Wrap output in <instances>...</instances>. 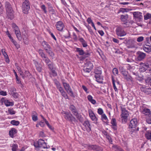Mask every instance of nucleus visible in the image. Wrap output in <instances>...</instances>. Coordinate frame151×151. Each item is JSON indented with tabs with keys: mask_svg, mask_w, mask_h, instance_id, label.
Listing matches in <instances>:
<instances>
[{
	"mask_svg": "<svg viewBox=\"0 0 151 151\" xmlns=\"http://www.w3.org/2000/svg\"><path fill=\"white\" fill-rule=\"evenodd\" d=\"M124 78L128 81H132V78L130 76L128 75H126L124 77Z\"/></svg>",
	"mask_w": 151,
	"mask_h": 151,
	"instance_id": "obj_39",
	"label": "nucleus"
},
{
	"mask_svg": "<svg viewBox=\"0 0 151 151\" xmlns=\"http://www.w3.org/2000/svg\"><path fill=\"white\" fill-rule=\"evenodd\" d=\"M144 50L145 52L149 53L151 51V46H147L143 47Z\"/></svg>",
	"mask_w": 151,
	"mask_h": 151,
	"instance_id": "obj_31",
	"label": "nucleus"
},
{
	"mask_svg": "<svg viewBox=\"0 0 151 151\" xmlns=\"http://www.w3.org/2000/svg\"><path fill=\"white\" fill-rule=\"evenodd\" d=\"M76 51L78 52L79 55H83L85 56V57H83V59H84L86 57H87L89 55V54L88 53H85L84 51L81 48H76Z\"/></svg>",
	"mask_w": 151,
	"mask_h": 151,
	"instance_id": "obj_15",
	"label": "nucleus"
},
{
	"mask_svg": "<svg viewBox=\"0 0 151 151\" xmlns=\"http://www.w3.org/2000/svg\"><path fill=\"white\" fill-rule=\"evenodd\" d=\"M1 52L2 53V54L4 56V57L6 58H7L6 59H8V56L7 53L5 52V50L4 49H2L1 50Z\"/></svg>",
	"mask_w": 151,
	"mask_h": 151,
	"instance_id": "obj_38",
	"label": "nucleus"
},
{
	"mask_svg": "<svg viewBox=\"0 0 151 151\" xmlns=\"http://www.w3.org/2000/svg\"><path fill=\"white\" fill-rule=\"evenodd\" d=\"M5 8L6 11H8L12 10L11 5L8 2H6L5 3Z\"/></svg>",
	"mask_w": 151,
	"mask_h": 151,
	"instance_id": "obj_27",
	"label": "nucleus"
},
{
	"mask_svg": "<svg viewBox=\"0 0 151 151\" xmlns=\"http://www.w3.org/2000/svg\"><path fill=\"white\" fill-rule=\"evenodd\" d=\"M146 121L148 124H151V117H150L147 119Z\"/></svg>",
	"mask_w": 151,
	"mask_h": 151,
	"instance_id": "obj_62",
	"label": "nucleus"
},
{
	"mask_svg": "<svg viewBox=\"0 0 151 151\" xmlns=\"http://www.w3.org/2000/svg\"><path fill=\"white\" fill-rule=\"evenodd\" d=\"M146 56V54L144 53L139 52L138 53V59L139 60H141L143 59Z\"/></svg>",
	"mask_w": 151,
	"mask_h": 151,
	"instance_id": "obj_24",
	"label": "nucleus"
},
{
	"mask_svg": "<svg viewBox=\"0 0 151 151\" xmlns=\"http://www.w3.org/2000/svg\"><path fill=\"white\" fill-rule=\"evenodd\" d=\"M140 65H141L140 71L145 72L146 69L149 67V65L148 63H140Z\"/></svg>",
	"mask_w": 151,
	"mask_h": 151,
	"instance_id": "obj_19",
	"label": "nucleus"
},
{
	"mask_svg": "<svg viewBox=\"0 0 151 151\" xmlns=\"http://www.w3.org/2000/svg\"><path fill=\"white\" fill-rule=\"evenodd\" d=\"M17 131L14 128H12L11 129L9 132V134L10 137L12 138H13L14 135L16 134Z\"/></svg>",
	"mask_w": 151,
	"mask_h": 151,
	"instance_id": "obj_21",
	"label": "nucleus"
},
{
	"mask_svg": "<svg viewBox=\"0 0 151 151\" xmlns=\"http://www.w3.org/2000/svg\"><path fill=\"white\" fill-rule=\"evenodd\" d=\"M56 27L58 31H62L65 27L63 23L61 21H58L56 24Z\"/></svg>",
	"mask_w": 151,
	"mask_h": 151,
	"instance_id": "obj_14",
	"label": "nucleus"
},
{
	"mask_svg": "<svg viewBox=\"0 0 151 151\" xmlns=\"http://www.w3.org/2000/svg\"><path fill=\"white\" fill-rule=\"evenodd\" d=\"M101 119L104 122L107 123L108 122L109 120L108 118L104 114L101 115Z\"/></svg>",
	"mask_w": 151,
	"mask_h": 151,
	"instance_id": "obj_26",
	"label": "nucleus"
},
{
	"mask_svg": "<svg viewBox=\"0 0 151 151\" xmlns=\"http://www.w3.org/2000/svg\"><path fill=\"white\" fill-rule=\"evenodd\" d=\"M6 34L8 35V37H9L10 40H12V39H13L12 37L11 36L10 34V33L8 31L6 32Z\"/></svg>",
	"mask_w": 151,
	"mask_h": 151,
	"instance_id": "obj_55",
	"label": "nucleus"
},
{
	"mask_svg": "<svg viewBox=\"0 0 151 151\" xmlns=\"http://www.w3.org/2000/svg\"><path fill=\"white\" fill-rule=\"evenodd\" d=\"M40 8L43 11H44L45 13H47V11L46 9V7L45 5L43 4L42 5H41Z\"/></svg>",
	"mask_w": 151,
	"mask_h": 151,
	"instance_id": "obj_40",
	"label": "nucleus"
},
{
	"mask_svg": "<svg viewBox=\"0 0 151 151\" xmlns=\"http://www.w3.org/2000/svg\"><path fill=\"white\" fill-rule=\"evenodd\" d=\"M117 35L120 37L125 36L126 35V32L124 31L123 29L121 27H118L116 29Z\"/></svg>",
	"mask_w": 151,
	"mask_h": 151,
	"instance_id": "obj_8",
	"label": "nucleus"
},
{
	"mask_svg": "<svg viewBox=\"0 0 151 151\" xmlns=\"http://www.w3.org/2000/svg\"><path fill=\"white\" fill-rule=\"evenodd\" d=\"M94 73L96 81L100 83H102L103 78L101 75L102 71L101 69L100 68L96 69L94 71Z\"/></svg>",
	"mask_w": 151,
	"mask_h": 151,
	"instance_id": "obj_2",
	"label": "nucleus"
},
{
	"mask_svg": "<svg viewBox=\"0 0 151 151\" xmlns=\"http://www.w3.org/2000/svg\"><path fill=\"white\" fill-rule=\"evenodd\" d=\"M111 123L112 126H117V124L116 119L114 118H113L111 121Z\"/></svg>",
	"mask_w": 151,
	"mask_h": 151,
	"instance_id": "obj_36",
	"label": "nucleus"
},
{
	"mask_svg": "<svg viewBox=\"0 0 151 151\" xmlns=\"http://www.w3.org/2000/svg\"><path fill=\"white\" fill-rule=\"evenodd\" d=\"M88 112L91 119L95 122H97L98 120V118L93 113V111L91 109H89L88 110Z\"/></svg>",
	"mask_w": 151,
	"mask_h": 151,
	"instance_id": "obj_11",
	"label": "nucleus"
},
{
	"mask_svg": "<svg viewBox=\"0 0 151 151\" xmlns=\"http://www.w3.org/2000/svg\"><path fill=\"white\" fill-rule=\"evenodd\" d=\"M63 115L65 119L71 122H76V119L70 112H63Z\"/></svg>",
	"mask_w": 151,
	"mask_h": 151,
	"instance_id": "obj_5",
	"label": "nucleus"
},
{
	"mask_svg": "<svg viewBox=\"0 0 151 151\" xmlns=\"http://www.w3.org/2000/svg\"><path fill=\"white\" fill-rule=\"evenodd\" d=\"M6 13L7 17L10 19H12L14 17V14L13 10L9 11H6Z\"/></svg>",
	"mask_w": 151,
	"mask_h": 151,
	"instance_id": "obj_22",
	"label": "nucleus"
},
{
	"mask_svg": "<svg viewBox=\"0 0 151 151\" xmlns=\"http://www.w3.org/2000/svg\"><path fill=\"white\" fill-rule=\"evenodd\" d=\"M144 40V37L142 36L138 37L137 38V41L138 42H141Z\"/></svg>",
	"mask_w": 151,
	"mask_h": 151,
	"instance_id": "obj_53",
	"label": "nucleus"
},
{
	"mask_svg": "<svg viewBox=\"0 0 151 151\" xmlns=\"http://www.w3.org/2000/svg\"><path fill=\"white\" fill-rule=\"evenodd\" d=\"M87 99L89 102L93 104H95L96 103V101L94 99H93L92 96L91 95L88 96Z\"/></svg>",
	"mask_w": 151,
	"mask_h": 151,
	"instance_id": "obj_25",
	"label": "nucleus"
},
{
	"mask_svg": "<svg viewBox=\"0 0 151 151\" xmlns=\"http://www.w3.org/2000/svg\"><path fill=\"white\" fill-rule=\"evenodd\" d=\"M1 101L2 102H4L5 104L7 106H12L14 104L13 102L10 101L8 100H5L4 98L1 99Z\"/></svg>",
	"mask_w": 151,
	"mask_h": 151,
	"instance_id": "obj_18",
	"label": "nucleus"
},
{
	"mask_svg": "<svg viewBox=\"0 0 151 151\" xmlns=\"http://www.w3.org/2000/svg\"><path fill=\"white\" fill-rule=\"evenodd\" d=\"M106 138L107 139L109 142L111 144H112V140L111 138L109 135H106Z\"/></svg>",
	"mask_w": 151,
	"mask_h": 151,
	"instance_id": "obj_49",
	"label": "nucleus"
},
{
	"mask_svg": "<svg viewBox=\"0 0 151 151\" xmlns=\"http://www.w3.org/2000/svg\"><path fill=\"white\" fill-rule=\"evenodd\" d=\"M38 146H36L35 144H34V145L35 147H39L40 148L44 149L47 148V145L44 142V141L42 139H40L38 141Z\"/></svg>",
	"mask_w": 151,
	"mask_h": 151,
	"instance_id": "obj_9",
	"label": "nucleus"
},
{
	"mask_svg": "<svg viewBox=\"0 0 151 151\" xmlns=\"http://www.w3.org/2000/svg\"><path fill=\"white\" fill-rule=\"evenodd\" d=\"M11 41L12 42L16 47L18 48L19 47V45L17 43L15 40H14L13 39L11 40Z\"/></svg>",
	"mask_w": 151,
	"mask_h": 151,
	"instance_id": "obj_46",
	"label": "nucleus"
},
{
	"mask_svg": "<svg viewBox=\"0 0 151 151\" xmlns=\"http://www.w3.org/2000/svg\"><path fill=\"white\" fill-rule=\"evenodd\" d=\"M133 15L139 21L142 18V13L139 12H134L133 13Z\"/></svg>",
	"mask_w": 151,
	"mask_h": 151,
	"instance_id": "obj_16",
	"label": "nucleus"
},
{
	"mask_svg": "<svg viewBox=\"0 0 151 151\" xmlns=\"http://www.w3.org/2000/svg\"><path fill=\"white\" fill-rule=\"evenodd\" d=\"M97 112L98 114L101 115L104 114V111L103 109L101 108H99L98 109Z\"/></svg>",
	"mask_w": 151,
	"mask_h": 151,
	"instance_id": "obj_41",
	"label": "nucleus"
},
{
	"mask_svg": "<svg viewBox=\"0 0 151 151\" xmlns=\"http://www.w3.org/2000/svg\"><path fill=\"white\" fill-rule=\"evenodd\" d=\"M37 70L39 72H41L42 71V68L39 65L36 67Z\"/></svg>",
	"mask_w": 151,
	"mask_h": 151,
	"instance_id": "obj_56",
	"label": "nucleus"
},
{
	"mask_svg": "<svg viewBox=\"0 0 151 151\" xmlns=\"http://www.w3.org/2000/svg\"><path fill=\"white\" fill-rule=\"evenodd\" d=\"M141 112L145 115L149 116L151 114V111L149 109L144 107H141L140 109Z\"/></svg>",
	"mask_w": 151,
	"mask_h": 151,
	"instance_id": "obj_12",
	"label": "nucleus"
},
{
	"mask_svg": "<svg viewBox=\"0 0 151 151\" xmlns=\"http://www.w3.org/2000/svg\"><path fill=\"white\" fill-rule=\"evenodd\" d=\"M45 123L50 129L51 130H52L53 129L52 127L50 125L47 121H46V122Z\"/></svg>",
	"mask_w": 151,
	"mask_h": 151,
	"instance_id": "obj_58",
	"label": "nucleus"
},
{
	"mask_svg": "<svg viewBox=\"0 0 151 151\" xmlns=\"http://www.w3.org/2000/svg\"><path fill=\"white\" fill-rule=\"evenodd\" d=\"M0 95L4 96H6L7 95V93L5 91H0Z\"/></svg>",
	"mask_w": 151,
	"mask_h": 151,
	"instance_id": "obj_60",
	"label": "nucleus"
},
{
	"mask_svg": "<svg viewBox=\"0 0 151 151\" xmlns=\"http://www.w3.org/2000/svg\"><path fill=\"white\" fill-rule=\"evenodd\" d=\"M128 18V15L127 14L125 15H121V19L122 21L125 22L127 21Z\"/></svg>",
	"mask_w": 151,
	"mask_h": 151,
	"instance_id": "obj_33",
	"label": "nucleus"
},
{
	"mask_svg": "<svg viewBox=\"0 0 151 151\" xmlns=\"http://www.w3.org/2000/svg\"><path fill=\"white\" fill-rule=\"evenodd\" d=\"M141 91L147 94L151 95V88L147 87L145 86H142L140 88Z\"/></svg>",
	"mask_w": 151,
	"mask_h": 151,
	"instance_id": "obj_13",
	"label": "nucleus"
},
{
	"mask_svg": "<svg viewBox=\"0 0 151 151\" xmlns=\"http://www.w3.org/2000/svg\"><path fill=\"white\" fill-rule=\"evenodd\" d=\"M91 68H86L84 67L83 70L85 73H89L91 71Z\"/></svg>",
	"mask_w": 151,
	"mask_h": 151,
	"instance_id": "obj_42",
	"label": "nucleus"
},
{
	"mask_svg": "<svg viewBox=\"0 0 151 151\" xmlns=\"http://www.w3.org/2000/svg\"><path fill=\"white\" fill-rule=\"evenodd\" d=\"M42 46L44 47L45 50L46 51L47 49H50V45L45 41H43L42 43Z\"/></svg>",
	"mask_w": 151,
	"mask_h": 151,
	"instance_id": "obj_23",
	"label": "nucleus"
},
{
	"mask_svg": "<svg viewBox=\"0 0 151 151\" xmlns=\"http://www.w3.org/2000/svg\"><path fill=\"white\" fill-rule=\"evenodd\" d=\"M32 118L33 120L35 121H36L38 119L37 116L35 115H33L32 116Z\"/></svg>",
	"mask_w": 151,
	"mask_h": 151,
	"instance_id": "obj_59",
	"label": "nucleus"
},
{
	"mask_svg": "<svg viewBox=\"0 0 151 151\" xmlns=\"http://www.w3.org/2000/svg\"><path fill=\"white\" fill-rule=\"evenodd\" d=\"M85 67L86 68H89L92 69L93 67V64L90 62H87L85 65Z\"/></svg>",
	"mask_w": 151,
	"mask_h": 151,
	"instance_id": "obj_30",
	"label": "nucleus"
},
{
	"mask_svg": "<svg viewBox=\"0 0 151 151\" xmlns=\"http://www.w3.org/2000/svg\"><path fill=\"white\" fill-rule=\"evenodd\" d=\"M70 110L72 111V113H73V112L77 111L76 109V108L73 105H70Z\"/></svg>",
	"mask_w": 151,
	"mask_h": 151,
	"instance_id": "obj_37",
	"label": "nucleus"
},
{
	"mask_svg": "<svg viewBox=\"0 0 151 151\" xmlns=\"http://www.w3.org/2000/svg\"><path fill=\"white\" fill-rule=\"evenodd\" d=\"M11 123L13 125L17 126L19 124V122L18 121L13 120L11 121Z\"/></svg>",
	"mask_w": 151,
	"mask_h": 151,
	"instance_id": "obj_44",
	"label": "nucleus"
},
{
	"mask_svg": "<svg viewBox=\"0 0 151 151\" xmlns=\"http://www.w3.org/2000/svg\"><path fill=\"white\" fill-rule=\"evenodd\" d=\"M121 109L122 113L120 115V119L121 120L122 123H125L127 121L128 117L129 116L128 111L125 108L122 107L121 108Z\"/></svg>",
	"mask_w": 151,
	"mask_h": 151,
	"instance_id": "obj_1",
	"label": "nucleus"
},
{
	"mask_svg": "<svg viewBox=\"0 0 151 151\" xmlns=\"http://www.w3.org/2000/svg\"><path fill=\"white\" fill-rule=\"evenodd\" d=\"M87 21L88 23V24L91 23V24H92V23H93L90 17H89L87 19Z\"/></svg>",
	"mask_w": 151,
	"mask_h": 151,
	"instance_id": "obj_57",
	"label": "nucleus"
},
{
	"mask_svg": "<svg viewBox=\"0 0 151 151\" xmlns=\"http://www.w3.org/2000/svg\"><path fill=\"white\" fill-rule=\"evenodd\" d=\"M47 65L48 68L50 69V70H52L53 69V65L52 63L49 64H48Z\"/></svg>",
	"mask_w": 151,
	"mask_h": 151,
	"instance_id": "obj_50",
	"label": "nucleus"
},
{
	"mask_svg": "<svg viewBox=\"0 0 151 151\" xmlns=\"http://www.w3.org/2000/svg\"><path fill=\"white\" fill-rule=\"evenodd\" d=\"M63 84L64 88L67 92L68 94H69L71 96L74 97L73 93L69 85L66 83H63Z\"/></svg>",
	"mask_w": 151,
	"mask_h": 151,
	"instance_id": "obj_7",
	"label": "nucleus"
},
{
	"mask_svg": "<svg viewBox=\"0 0 151 151\" xmlns=\"http://www.w3.org/2000/svg\"><path fill=\"white\" fill-rule=\"evenodd\" d=\"M49 10L50 12H53V14L55 13V10L53 8L52 6L48 7Z\"/></svg>",
	"mask_w": 151,
	"mask_h": 151,
	"instance_id": "obj_51",
	"label": "nucleus"
},
{
	"mask_svg": "<svg viewBox=\"0 0 151 151\" xmlns=\"http://www.w3.org/2000/svg\"><path fill=\"white\" fill-rule=\"evenodd\" d=\"M46 52L51 57H53L54 56V54L51 50V49H47V50H46Z\"/></svg>",
	"mask_w": 151,
	"mask_h": 151,
	"instance_id": "obj_35",
	"label": "nucleus"
},
{
	"mask_svg": "<svg viewBox=\"0 0 151 151\" xmlns=\"http://www.w3.org/2000/svg\"><path fill=\"white\" fill-rule=\"evenodd\" d=\"M86 148L89 150H98V147L96 145L88 144L86 145L85 146Z\"/></svg>",
	"mask_w": 151,
	"mask_h": 151,
	"instance_id": "obj_17",
	"label": "nucleus"
},
{
	"mask_svg": "<svg viewBox=\"0 0 151 151\" xmlns=\"http://www.w3.org/2000/svg\"><path fill=\"white\" fill-rule=\"evenodd\" d=\"M15 65L19 72L20 71L22 70L21 68L19 66L17 63H16L15 64Z\"/></svg>",
	"mask_w": 151,
	"mask_h": 151,
	"instance_id": "obj_61",
	"label": "nucleus"
},
{
	"mask_svg": "<svg viewBox=\"0 0 151 151\" xmlns=\"http://www.w3.org/2000/svg\"><path fill=\"white\" fill-rule=\"evenodd\" d=\"M55 84L57 89L60 91L62 95L65 99H68V96L67 94L64 91L60 83L59 82H57L55 83Z\"/></svg>",
	"mask_w": 151,
	"mask_h": 151,
	"instance_id": "obj_6",
	"label": "nucleus"
},
{
	"mask_svg": "<svg viewBox=\"0 0 151 151\" xmlns=\"http://www.w3.org/2000/svg\"><path fill=\"white\" fill-rule=\"evenodd\" d=\"M8 111L9 113L11 115L14 114L15 113V111H14L13 109H9Z\"/></svg>",
	"mask_w": 151,
	"mask_h": 151,
	"instance_id": "obj_47",
	"label": "nucleus"
},
{
	"mask_svg": "<svg viewBox=\"0 0 151 151\" xmlns=\"http://www.w3.org/2000/svg\"><path fill=\"white\" fill-rule=\"evenodd\" d=\"M82 88L84 90V91L86 93H88V89L87 88L84 86H82Z\"/></svg>",
	"mask_w": 151,
	"mask_h": 151,
	"instance_id": "obj_63",
	"label": "nucleus"
},
{
	"mask_svg": "<svg viewBox=\"0 0 151 151\" xmlns=\"http://www.w3.org/2000/svg\"><path fill=\"white\" fill-rule=\"evenodd\" d=\"M145 137L147 139H151V131H147Z\"/></svg>",
	"mask_w": 151,
	"mask_h": 151,
	"instance_id": "obj_34",
	"label": "nucleus"
},
{
	"mask_svg": "<svg viewBox=\"0 0 151 151\" xmlns=\"http://www.w3.org/2000/svg\"><path fill=\"white\" fill-rule=\"evenodd\" d=\"M16 78L17 80V83H20L21 82V81H20V79L18 77V76L17 77H16Z\"/></svg>",
	"mask_w": 151,
	"mask_h": 151,
	"instance_id": "obj_64",
	"label": "nucleus"
},
{
	"mask_svg": "<svg viewBox=\"0 0 151 151\" xmlns=\"http://www.w3.org/2000/svg\"><path fill=\"white\" fill-rule=\"evenodd\" d=\"M112 83L113 84V87L115 91L116 92H117V89L116 86V85L115 83V81L114 80L113 78H112Z\"/></svg>",
	"mask_w": 151,
	"mask_h": 151,
	"instance_id": "obj_48",
	"label": "nucleus"
},
{
	"mask_svg": "<svg viewBox=\"0 0 151 151\" xmlns=\"http://www.w3.org/2000/svg\"><path fill=\"white\" fill-rule=\"evenodd\" d=\"M38 52L40 55L43 59L47 56L44 53L43 50L41 49H39Z\"/></svg>",
	"mask_w": 151,
	"mask_h": 151,
	"instance_id": "obj_28",
	"label": "nucleus"
},
{
	"mask_svg": "<svg viewBox=\"0 0 151 151\" xmlns=\"http://www.w3.org/2000/svg\"><path fill=\"white\" fill-rule=\"evenodd\" d=\"M118 70L116 68H114L113 70V73L114 75H115L118 74Z\"/></svg>",
	"mask_w": 151,
	"mask_h": 151,
	"instance_id": "obj_52",
	"label": "nucleus"
},
{
	"mask_svg": "<svg viewBox=\"0 0 151 151\" xmlns=\"http://www.w3.org/2000/svg\"><path fill=\"white\" fill-rule=\"evenodd\" d=\"M138 125V121L137 119L134 118L130 121L129 125L130 128H135Z\"/></svg>",
	"mask_w": 151,
	"mask_h": 151,
	"instance_id": "obj_10",
	"label": "nucleus"
},
{
	"mask_svg": "<svg viewBox=\"0 0 151 151\" xmlns=\"http://www.w3.org/2000/svg\"><path fill=\"white\" fill-rule=\"evenodd\" d=\"M73 38L75 41H76L77 40V36L75 33H73Z\"/></svg>",
	"mask_w": 151,
	"mask_h": 151,
	"instance_id": "obj_54",
	"label": "nucleus"
},
{
	"mask_svg": "<svg viewBox=\"0 0 151 151\" xmlns=\"http://www.w3.org/2000/svg\"><path fill=\"white\" fill-rule=\"evenodd\" d=\"M22 9L23 12L25 14H27L28 11L30 9V6L29 1L26 0L22 4Z\"/></svg>",
	"mask_w": 151,
	"mask_h": 151,
	"instance_id": "obj_4",
	"label": "nucleus"
},
{
	"mask_svg": "<svg viewBox=\"0 0 151 151\" xmlns=\"http://www.w3.org/2000/svg\"><path fill=\"white\" fill-rule=\"evenodd\" d=\"M83 125L86 128L87 132H89L91 130V129L90 127V125L88 121H85L83 124Z\"/></svg>",
	"mask_w": 151,
	"mask_h": 151,
	"instance_id": "obj_20",
	"label": "nucleus"
},
{
	"mask_svg": "<svg viewBox=\"0 0 151 151\" xmlns=\"http://www.w3.org/2000/svg\"><path fill=\"white\" fill-rule=\"evenodd\" d=\"M43 60L47 64H48L50 62V60L47 56L43 58Z\"/></svg>",
	"mask_w": 151,
	"mask_h": 151,
	"instance_id": "obj_45",
	"label": "nucleus"
},
{
	"mask_svg": "<svg viewBox=\"0 0 151 151\" xmlns=\"http://www.w3.org/2000/svg\"><path fill=\"white\" fill-rule=\"evenodd\" d=\"M119 69L121 71L124 77L127 75V72L124 69L123 67H120Z\"/></svg>",
	"mask_w": 151,
	"mask_h": 151,
	"instance_id": "obj_29",
	"label": "nucleus"
},
{
	"mask_svg": "<svg viewBox=\"0 0 151 151\" xmlns=\"http://www.w3.org/2000/svg\"><path fill=\"white\" fill-rule=\"evenodd\" d=\"M12 27L19 41L21 40H22L21 35L18 27L16 24L14 23L12 24Z\"/></svg>",
	"mask_w": 151,
	"mask_h": 151,
	"instance_id": "obj_3",
	"label": "nucleus"
},
{
	"mask_svg": "<svg viewBox=\"0 0 151 151\" xmlns=\"http://www.w3.org/2000/svg\"><path fill=\"white\" fill-rule=\"evenodd\" d=\"M74 115L76 116V118L79 119L80 118V115L78 113L77 111L73 113Z\"/></svg>",
	"mask_w": 151,
	"mask_h": 151,
	"instance_id": "obj_43",
	"label": "nucleus"
},
{
	"mask_svg": "<svg viewBox=\"0 0 151 151\" xmlns=\"http://www.w3.org/2000/svg\"><path fill=\"white\" fill-rule=\"evenodd\" d=\"M144 19L145 20H147L148 19H150V22H151V14L149 13H147L144 16Z\"/></svg>",
	"mask_w": 151,
	"mask_h": 151,
	"instance_id": "obj_32",
	"label": "nucleus"
}]
</instances>
